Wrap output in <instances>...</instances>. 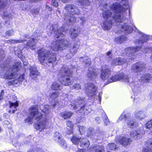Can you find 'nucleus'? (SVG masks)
Returning a JSON list of instances; mask_svg holds the SVG:
<instances>
[{
    "label": "nucleus",
    "instance_id": "nucleus-1",
    "mask_svg": "<svg viewBox=\"0 0 152 152\" xmlns=\"http://www.w3.org/2000/svg\"><path fill=\"white\" fill-rule=\"evenodd\" d=\"M7 60L6 61L1 63L0 65V69L3 73L1 75H4L6 79H11L16 77L17 75L16 72L18 70V67L20 66V63L18 62L15 63L12 66H9V62Z\"/></svg>",
    "mask_w": 152,
    "mask_h": 152
},
{
    "label": "nucleus",
    "instance_id": "nucleus-2",
    "mask_svg": "<svg viewBox=\"0 0 152 152\" xmlns=\"http://www.w3.org/2000/svg\"><path fill=\"white\" fill-rule=\"evenodd\" d=\"M37 53L39 61L43 65L45 64L49 66L50 64H52L53 62L57 60L55 53L50 52L43 48L39 50Z\"/></svg>",
    "mask_w": 152,
    "mask_h": 152
},
{
    "label": "nucleus",
    "instance_id": "nucleus-3",
    "mask_svg": "<svg viewBox=\"0 0 152 152\" xmlns=\"http://www.w3.org/2000/svg\"><path fill=\"white\" fill-rule=\"evenodd\" d=\"M50 107L48 105H45L43 107H41L40 109L41 110V111L45 114L46 117H43L42 119H40L39 122L38 123L35 124L34 125L35 128L37 130L41 131L48 125L49 122L47 118L51 117L50 115H49L50 113Z\"/></svg>",
    "mask_w": 152,
    "mask_h": 152
},
{
    "label": "nucleus",
    "instance_id": "nucleus-4",
    "mask_svg": "<svg viewBox=\"0 0 152 152\" xmlns=\"http://www.w3.org/2000/svg\"><path fill=\"white\" fill-rule=\"evenodd\" d=\"M72 72L71 70L67 67H63L60 72V75L61 77L59 80L61 84L65 86H69L73 83V80L71 77Z\"/></svg>",
    "mask_w": 152,
    "mask_h": 152
},
{
    "label": "nucleus",
    "instance_id": "nucleus-5",
    "mask_svg": "<svg viewBox=\"0 0 152 152\" xmlns=\"http://www.w3.org/2000/svg\"><path fill=\"white\" fill-rule=\"evenodd\" d=\"M128 2L127 0H122L120 4L115 3L111 5L110 8L116 12V14L124 16L126 15V10L129 8Z\"/></svg>",
    "mask_w": 152,
    "mask_h": 152
},
{
    "label": "nucleus",
    "instance_id": "nucleus-6",
    "mask_svg": "<svg viewBox=\"0 0 152 152\" xmlns=\"http://www.w3.org/2000/svg\"><path fill=\"white\" fill-rule=\"evenodd\" d=\"M111 9L114 12V14L113 15L112 13L109 10H104L102 13V16L104 18H111L116 22L119 23L122 22L125 19V17L124 16L121 15L120 14H116L115 11L114 12V10Z\"/></svg>",
    "mask_w": 152,
    "mask_h": 152
},
{
    "label": "nucleus",
    "instance_id": "nucleus-7",
    "mask_svg": "<svg viewBox=\"0 0 152 152\" xmlns=\"http://www.w3.org/2000/svg\"><path fill=\"white\" fill-rule=\"evenodd\" d=\"M30 116L25 120L26 122H31L33 121L36 122L39 120L40 121L42 114L38 111L37 107L34 106H32L30 110Z\"/></svg>",
    "mask_w": 152,
    "mask_h": 152
},
{
    "label": "nucleus",
    "instance_id": "nucleus-8",
    "mask_svg": "<svg viewBox=\"0 0 152 152\" xmlns=\"http://www.w3.org/2000/svg\"><path fill=\"white\" fill-rule=\"evenodd\" d=\"M68 41L66 39H62L53 42L51 45V48L54 51L62 50L67 47Z\"/></svg>",
    "mask_w": 152,
    "mask_h": 152
},
{
    "label": "nucleus",
    "instance_id": "nucleus-9",
    "mask_svg": "<svg viewBox=\"0 0 152 152\" xmlns=\"http://www.w3.org/2000/svg\"><path fill=\"white\" fill-rule=\"evenodd\" d=\"M58 24H56L52 25L49 28V32L55 35V37L57 38L63 37L66 33L63 27H61L58 29Z\"/></svg>",
    "mask_w": 152,
    "mask_h": 152
},
{
    "label": "nucleus",
    "instance_id": "nucleus-10",
    "mask_svg": "<svg viewBox=\"0 0 152 152\" xmlns=\"http://www.w3.org/2000/svg\"><path fill=\"white\" fill-rule=\"evenodd\" d=\"M131 79L130 77H129L127 75H124L123 73H120L116 74L115 75L113 76L112 78L108 80V81L110 80L109 83H111L114 81L120 80H122L123 81L125 82H129Z\"/></svg>",
    "mask_w": 152,
    "mask_h": 152
},
{
    "label": "nucleus",
    "instance_id": "nucleus-11",
    "mask_svg": "<svg viewBox=\"0 0 152 152\" xmlns=\"http://www.w3.org/2000/svg\"><path fill=\"white\" fill-rule=\"evenodd\" d=\"M66 11L72 15H79L80 14V11L78 7L73 4L66 5L64 7Z\"/></svg>",
    "mask_w": 152,
    "mask_h": 152
},
{
    "label": "nucleus",
    "instance_id": "nucleus-12",
    "mask_svg": "<svg viewBox=\"0 0 152 152\" xmlns=\"http://www.w3.org/2000/svg\"><path fill=\"white\" fill-rule=\"evenodd\" d=\"M84 89L86 93L89 96H91L94 94L96 88V86L92 83H88L84 85Z\"/></svg>",
    "mask_w": 152,
    "mask_h": 152
},
{
    "label": "nucleus",
    "instance_id": "nucleus-13",
    "mask_svg": "<svg viewBox=\"0 0 152 152\" xmlns=\"http://www.w3.org/2000/svg\"><path fill=\"white\" fill-rule=\"evenodd\" d=\"M79 48V45L77 44H74L69 47L66 56V58L69 59L72 58L77 52Z\"/></svg>",
    "mask_w": 152,
    "mask_h": 152
},
{
    "label": "nucleus",
    "instance_id": "nucleus-14",
    "mask_svg": "<svg viewBox=\"0 0 152 152\" xmlns=\"http://www.w3.org/2000/svg\"><path fill=\"white\" fill-rule=\"evenodd\" d=\"M118 27H117V32L119 33L120 31H127L129 34L131 33L133 30L131 26H128L126 23H124L122 25L119 24V25L117 24Z\"/></svg>",
    "mask_w": 152,
    "mask_h": 152
},
{
    "label": "nucleus",
    "instance_id": "nucleus-15",
    "mask_svg": "<svg viewBox=\"0 0 152 152\" xmlns=\"http://www.w3.org/2000/svg\"><path fill=\"white\" fill-rule=\"evenodd\" d=\"M102 73L100 77L102 80H104L109 77L110 75L111 70L106 66L102 67Z\"/></svg>",
    "mask_w": 152,
    "mask_h": 152
},
{
    "label": "nucleus",
    "instance_id": "nucleus-16",
    "mask_svg": "<svg viewBox=\"0 0 152 152\" xmlns=\"http://www.w3.org/2000/svg\"><path fill=\"white\" fill-rule=\"evenodd\" d=\"M144 68V64L142 62H139L133 64L132 67V69L134 72H137L142 71Z\"/></svg>",
    "mask_w": 152,
    "mask_h": 152
},
{
    "label": "nucleus",
    "instance_id": "nucleus-17",
    "mask_svg": "<svg viewBox=\"0 0 152 152\" xmlns=\"http://www.w3.org/2000/svg\"><path fill=\"white\" fill-rule=\"evenodd\" d=\"M90 145L89 141L87 139H82L80 140L79 144L77 145L78 148L83 149L87 148Z\"/></svg>",
    "mask_w": 152,
    "mask_h": 152
},
{
    "label": "nucleus",
    "instance_id": "nucleus-18",
    "mask_svg": "<svg viewBox=\"0 0 152 152\" xmlns=\"http://www.w3.org/2000/svg\"><path fill=\"white\" fill-rule=\"evenodd\" d=\"M142 130L140 129L137 130L132 132L130 134V136L133 138L134 139L136 140L141 138L142 137Z\"/></svg>",
    "mask_w": 152,
    "mask_h": 152
},
{
    "label": "nucleus",
    "instance_id": "nucleus-19",
    "mask_svg": "<svg viewBox=\"0 0 152 152\" xmlns=\"http://www.w3.org/2000/svg\"><path fill=\"white\" fill-rule=\"evenodd\" d=\"M80 31L78 28H71L70 31V37L72 39L75 38L78 36Z\"/></svg>",
    "mask_w": 152,
    "mask_h": 152
},
{
    "label": "nucleus",
    "instance_id": "nucleus-20",
    "mask_svg": "<svg viewBox=\"0 0 152 152\" xmlns=\"http://www.w3.org/2000/svg\"><path fill=\"white\" fill-rule=\"evenodd\" d=\"M99 73L98 69L95 68H89L87 74V76L88 77L91 78L93 77V76L98 75Z\"/></svg>",
    "mask_w": 152,
    "mask_h": 152
},
{
    "label": "nucleus",
    "instance_id": "nucleus-21",
    "mask_svg": "<svg viewBox=\"0 0 152 152\" xmlns=\"http://www.w3.org/2000/svg\"><path fill=\"white\" fill-rule=\"evenodd\" d=\"M119 142L122 145L125 146L130 144L131 140L130 138L126 137H120Z\"/></svg>",
    "mask_w": 152,
    "mask_h": 152
},
{
    "label": "nucleus",
    "instance_id": "nucleus-22",
    "mask_svg": "<svg viewBox=\"0 0 152 152\" xmlns=\"http://www.w3.org/2000/svg\"><path fill=\"white\" fill-rule=\"evenodd\" d=\"M113 20L110 21H105L103 22L102 25V28L104 30H109L112 27Z\"/></svg>",
    "mask_w": 152,
    "mask_h": 152
},
{
    "label": "nucleus",
    "instance_id": "nucleus-23",
    "mask_svg": "<svg viewBox=\"0 0 152 152\" xmlns=\"http://www.w3.org/2000/svg\"><path fill=\"white\" fill-rule=\"evenodd\" d=\"M149 37L145 35H143L140 38V39L137 40L135 42V44L141 46L143 43L147 41Z\"/></svg>",
    "mask_w": 152,
    "mask_h": 152
},
{
    "label": "nucleus",
    "instance_id": "nucleus-24",
    "mask_svg": "<svg viewBox=\"0 0 152 152\" xmlns=\"http://www.w3.org/2000/svg\"><path fill=\"white\" fill-rule=\"evenodd\" d=\"M141 48V47L140 45L138 47H136L134 48H128L126 49L125 51L127 53L129 52V55L133 54L135 52H136L140 50Z\"/></svg>",
    "mask_w": 152,
    "mask_h": 152
},
{
    "label": "nucleus",
    "instance_id": "nucleus-25",
    "mask_svg": "<svg viewBox=\"0 0 152 152\" xmlns=\"http://www.w3.org/2000/svg\"><path fill=\"white\" fill-rule=\"evenodd\" d=\"M71 15L69 14L65 16L64 19L66 21V23L68 22L74 23L76 22V18L74 17L73 15Z\"/></svg>",
    "mask_w": 152,
    "mask_h": 152
},
{
    "label": "nucleus",
    "instance_id": "nucleus-26",
    "mask_svg": "<svg viewBox=\"0 0 152 152\" xmlns=\"http://www.w3.org/2000/svg\"><path fill=\"white\" fill-rule=\"evenodd\" d=\"M151 78L152 76L150 74H144L141 77L140 80L144 82H149L151 79Z\"/></svg>",
    "mask_w": 152,
    "mask_h": 152
},
{
    "label": "nucleus",
    "instance_id": "nucleus-27",
    "mask_svg": "<svg viewBox=\"0 0 152 152\" xmlns=\"http://www.w3.org/2000/svg\"><path fill=\"white\" fill-rule=\"evenodd\" d=\"M30 77L33 79L36 78L39 74V73L36 69V68L31 67L30 69Z\"/></svg>",
    "mask_w": 152,
    "mask_h": 152
},
{
    "label": "nucleus",
    "instance_id": "nucleus-28",
    "mask_svg": "<svg viewBox=\"0 0 152 152\" xmlns=\"http://www.w3.org/2000/svg\"><path fill=\"white\" fill-rule=\"evenodd\" d=\"M126 62V61L125 59L117 58L114 59L112 64L113 65H122L124 64Z\"/></svg>",
    "mask_w": 152,
    "mask_h": 152
},
{
    "label": "nucleus",
    "instance_id": "nucleus-29",
    "mask_svg": "<svg viewBox=\"0 0 152 152\" xmlns=\"http://www.w3.org/2000/svg\"><path fill=\"white\" fill-rule=\"evenodd\" d=\"M80 61L82 62L86 66H89L91 64V60L88 57L84 56L79 58Z\"/></svg>",
    "mask_w": 152,
    "mask_h": 152
},
{
    "label": "nucleus",
    "instance_id": "nucleus-30",
    "mask_svg": "<svg viewBox=\"0 0 152 152\" xmlns=\"http://www.w3.org/2000/svg\"><path fill=\"white\" fill-rule=\"evenodd\" d=\"M73 113L70 111H64L61 113V116L64 119H67L70 118Z\"/></svg>",
    "mask_w": 152,
    "mask_h": 152
},
{
    "label": "nucleus",
    "instance_id": "nucleus-31",
    "mask_svg": "<svg viewBox=\"0 0 152 152\" xmlns=\"http://www.w3.org/2000/svg\"><path fill=\"white\" fill-rule=\"evenodd\" d=\"M37 39L34 38L30 39L27 43L26 46L30 48H33L37 42Z\"/></svg>",
    "mask_w": 152,
    "mask_h": 152
},
{
    "label": "nucleus",
    "instance_id": "nucleus-32",
    "mask_svg": "<svg viewBox=\"0 0 152 152\" xmlns=\"http://www.w3.org/2000/svg\"><path fill=\"white\" fill-rule=\"evenodd\" d=\"M18 106V103L17 102L16 103L10 102V107L11 109L9 111V113H10L12 112V113H14L15 111L16 110V107Z\"/></svg>",
    "mask_w": 152,
    "mask_h": 152
},
{
    "label": "nucleus",
    "instance_id": "nucleus-33",
    "mask_svg": "<svg viewBox=\"0 0 152 152\" xmlns=\"http://www.w3.org/2000/svg\"><path fill=\"white\" fill-rule=\"evenodd\" d=\"M76 104L77 105H78V104L79 105V107H80V110H84L85 111V110H87L86 108H85L86 106L84 105V101L83 100H80V99H79L78 100H77V102H76Z\"/></svg>",
    "mask_w": 152,
    "mask_h": 152
},
{
    "label": "nucleus",
    "instance_id": "nucleus-34",
    "mask_svg": "<svg viewBox=\"0 0 152 152\" xmlns=\"http://www.w3.org/2000/svg\"><path fill=\"white\" fill-rule=\"evenodd\" d=\"M51 88L53 90H60L62 88V86L56 82H54L51 85Z\"/></svg>",
    "mask_w": 152,
    "mask_h": 152
},
{
    "label": "nucleus",
    "instance_id": "nucleus-35",
    "mask_svg": "<svg viewBox=\"0 0 152 152\" xmlns=\"http://www.w3.org/2000/svg\"><path fill=\"white\" fill-rule=\"evenodd\" d=\"M81 139V138L80 137L79 138L76 136H73L71 139V141L73 143L78 145L79 144V141H80Z\"/></svg>",
    "mask_w": 152,
    "mask_h": 152
},
{
    "label": "nucleus",
    "instance_id": "nucleus-36",
    "mask_svg": "<svg viewBox=\"0 0 152 152\" xmlns=\"http://www.w3.org/2000/svg\"><path fill=\"white\" fill-rule=\"evenodd\" d=\"M95 131L92 127H90L88 128L86 131L88 137H91L95 134Z\"/></svg>",
    "mask_w": 152,
    "mask_h": 152
},
{
    "label": "nucleus",
    "instance_id": "nucleus-37",
    "mask_svg": "<svg viewBox=\"0 0 152 152\" xmlns=\"http://www.w3.org/2000/svg\"><path fill=\"white\" fill-rule=\"evenodd\" d=\"M59 93L58 92L55 91L50 93L49 95V96L50 97V98L51 100H53L56 98L58 96Z\"/></svg>",
    "mask_w": 152,
    "mask_h": 152
},
{
    "label": "nucleus",
    "instance_id": "nucleus-38",
    "mask_svg": "<svg viewBox=\"0 0 152 152\" xmlns=\"http://www.w3.org/2000/svg\"><path fill=\"white\" fill-rule=\"evenodd\" d=\"M26 41V40H15L13 39H10L8 40H6L5 42L11 44L12 43H21L23 42H24Z\"/></svg>",
    "mask_w": 152,
    "mask_h": 152
},
{
    "label": "nucleus",
    "instance_id": "nucleus-39",
    "mask_svg": "<svg viewBox=\"0 0 152 152\" xmlns=\"http://www.w3.org/2000/svg\"><path fill=\"white\" fill-rule=\"evenodd\" d=\"M145 115L142 111H140L137 113L136 115V117L139 119H142L145 117Z\"/></svg>",
    "mask_w": 152,
    "mask_h": 152
},
{
    "label": "nucleus",
    "instance_id": "nucleus-40",
    "mask_svg": "<svg viewBox=\"0 0 152 152\" xmlns=\"http://www.w3.org/2000/svg\"><path fill=\"white\" fill-rule=\"evenodd\" d=\"M95 152H104L103 147L96 145L93 147Z\"/></svg>",
    "mask_w": 152,
    "mask_h": 152
},
{
    "label": "nucleus",
    "instance_id": "nucleus-41",
    "mask_svg": "<svg viewBox=\"0 0 152 152\" xmlns=\"http://www.w3.org/2000/svg\"><path fill=\"white\" fill-rule=\"evenodd\" d=\"M78 1L81 6L89 5L90 4L89 0H78Z\"/></svg>",
    "mask_w": 152,
    "mask_h": 152
},
{
    "label": "nucleus",
    "instance_id": "nucleus-42",
    "mask_svg": "<svg viewBox=\"0 0 152 152\" xmlns=\"http://www.w3.org/2000/svg\"><path fill=\"white\" fill-rule=\"evenodd\" d=\"M126 39V38L124 36H121L115 38V41L117 42L121 43L125 41Z\"/></svg>",
    "mask_w": 152,
    "mask_h": 152
},
{
    "label": "nucleus",
    "instance_id": "nucleus-43",
    "mask_svg": "<svg viewBox=\"0 0 152 152\" xmlns=\"http://www.w3.org/2000/svg\"><path fill=\"white\" fill-rule=\"evenodd\" d=\"M126 124L128 126L131 128H133L135 126V122L133 121L128 120Z\"/></svg>",
    "mask_w": 152,
    "mask_h": 152
},
{
    "label": "nucleus",
    "instance_id": "nucleus-44",
    "mask_svg": "<svg viewBox=\"0 0 152 152\" xmlns=\"http://www.w3.org/2000/svg\"><path fill=\"white\" fill-rule=\"evenodd\" d=\"M54 138L55 140L58 141L62 137L59 132H56L54 134Z\"/></svg>",
    "mask_w": 152,
    "mask_h": 152
},
{
    "label": "nucleus",
    "instance_id": "nucleus-45",
    "mask_svg": "<svg viewBox=\"0 0 152 152\" xmlns=\"http://www.w3.org/2000/svg\"><path fill=\"white\" fill-rule=\"evenodd\" d=\"M58 141L61 144V146L63 148H65L66 147L67 145L65 142L64 139L62 138V137Z\"/></svg>",
    "mask_w": 152,
    "mask_h": 152
},
{
    "label": "nucleus",
    "instance_id": "nucleus-46",
    "mask_svg": "<svg viewBox=\"0 0 152 152\" xmlns=\"http://www.w3.org/2000/svg\"><path fill=\"white\" fill-rule=\"evenodd\" d=\"M2 16L4 18H11V15L10 13L8 12L7 11H4L2 14Z\"/></svg>",
    "mask_w": 152,
    "mask_h": 152
},
{
    "label": "nucleus",
    "instance_id": "nucleus-47",
    "mask_svg": "<svg viewBox=\"0 0 152 152\" xmlns=\"http://www.w3.org/2000/svg\"><path fill=\"white\" fill-rule=\"evenodd\" d=\"M14 31L12 29L8 30L5 32V36L10 37L14 34Z\"/></svg>",
    "mask_w": 152,
    "mask_h": 152
},
{
    "label": "nucleus",
    "instance_id": "nucleus-48",
    "mask_svg": "<svg viewBox=\"0 0 152 152\" xmlns=\"http://www.w3.org/2000/svg\"><path fill=\"white\" fill-rule=\"evenodd\" d=\"M129 114H125V113H123L119 117V119L121 120H122L123 119L125 118L126 119H129Z\"/></svg>",
    "mask_w": 152,
    "mask_h": 152
},
{
    "label": "nucleus",
    "instance_id": "nucleus-49",
    "mask_svg": "<svg viewBox=\"0 0 152 152\" xmlns=\"http://www.w3.org/2000/svg\"><path fill=\"white\" fill-rule=\"evenodd\" d=\"M72 89H75L77 90L80 89L81 86L79 83H76L74 84L72 86Z\"/></svg>",
    "mask_w": 152,
    "mask_h": 152
},
{
    "label": "nucleus",
    "instance_id": "nucleus-50",
    "mask_svg": "<svg viewBox=\"0 0 152 152\" xmlns=\"http://www.w3.org/2000/svg\"><path fill=\"white\" fill-rule=\"evenodd\" d=\"M146 127L149 130L152 129V120L148 121L146 124Z\"/></svg>",
    "mask_w": 152,
    "mask_h": 152
},
{
    "label": "nucleus",
    "instance_id": "nucleus-51",
    "mask_svg": "<svg viewBox=\"0 0 152 152\" xmlns=\"http://www.w3.org/2000/svg\"><path fill=\"white\" fill-rule=\"evenodd\" d=\"M7 1H5L3 0L0 1V8H4L5 6H7Z\"/></svg>",
    "mask_w": 152,
    "mask_h": 152
},
{
    "label": "nucleus",
    "instance_id": "nucleus-52",
    "mask_svg": "<svg viewBox=\"0 0 152 152\" xmlns=\"http://www.w3.org/2000/svg\"><path fill=\"white\" fill-rule=\"evenodd\" d=\"M142 51L145 53H150L152 52V48H145L142 49Z\"/></svg>",
    "mask_w": 152,
    "mask_h": 152
},
{
    "label": "nucleus",
    "instance_id": "nucleus-53",
    "mask_svg": "<svg viewBox=\"0 0 152 152\" xmlns=\"http://www.w3.org/2000/svg\"><path fill=\"white\" fill-rule=\"evenodd\" d=\"M31 11L32 12V14L34 16H35L39 12V10L38 9H32L31 10Z\"/></svg>",
    "mask_w": 152,
    "mask_h": 152
},
{
    "label": "nucleus",
    "instance_id": "nucleus-54",
    "mask_svg": "<svg viewBox=\"0 0 152 152\" xmlns=\"http://www.w3.org/2000/svg\"><path fill=\"white\" fill-rule=\"evenodd\" d=\"M109 148L111 150H114L116 148V145L114 143L109 144Z\"/></svg>",
    "mask_w": 152,
    "mask_h": 152
},
{
    "label": "nucleus",
    "instance_id": "nucleus-55",
    "mask_svg": "<svg viewBox=\"0 0 152 152\" xmlns=\"http://www.w3.org/2000/svg\"><path fill=\"white\" fill-rule=\"evenodd\" d=\"M5 55L4 54V51L2 50H0V61L3 60L4 57Z\"/></svg>",
    "mask_w": 152,
    "mask_h": 152
},
{
    "label": "nucleus",
    "instance_id": "nucleus-56",
    "mask_svg": "<svg viewBox=\"0 0 152 152\" xmlns=\"http://www.w3.org/2000/svg\"><path fill=\"white\" fill-rule=\"evenodd\" d=\"M104 123L106 125H107L109 124V121L107 116L106 115H104Z\"/></svg>",
    "mask_w": 152,
    "mask_h": 152
},
{
    "label": "nucleus",
    "instance_id": "nucleus-57",
    "mask_svg": "<svg viewBox=\"0 0 152 152\" xmlns=\"http://www.w3.org/2000/svg\"><path fill=\"white\" fill-rule=\"evenodd\" d=\"M24 74H23L20 76V77L18 79L19 81V83L20 84V83L22 82L23 80H24Z\"/></svg>",
    "mask_w": 152,
    "mask_h": 152
},
{
    "label": "nucleus",
    "instance_id": "nucleus-58",
    "mask_svg": "<svg viewBox=\"0 0 152 152\" xmlns=\"http://www.w3.org/2000/svg\"><path fill=\"white\" fill-rule=\"evenodd\" d=\"M66 124L67 126L70 128H72L73 127V125L72 122L69 121H67L66 122Z\"/></svg>",
    "mask_w": 152,
    "mask_h": 152
},
{
    "label": "nucleus",
    "instance_id": "nucleus-59",
    "mask_svg": "<svg viewBox=\"0 0 152 152\" xmlns=\"http://www.w3.org/2000/svg\"><path fill=\"white\" fill-rule=\"evenodd\" d=\"M51 3L52 5L56 7L58 6V3L56 0H52Z\"/></svg>",
    "mask_w": 152,
    "mask_h": 152
},
{
    "label": "nucleus",
    "instance_id": "nucleus-60",
    "mask_svg": "<svg viewBox=\"0 0 152 152\" xmlns=\"http://www.w3.org/2000/svg\"><path fill=\"white\" fill-rule=\"evenodd\" d=\"M85 127L83 126H80L79 127V130L81 134H83L84 132Z\"/></svg>",
    "mask_w": 152,
    "mask_h": 152
},
{
    "label": "nucleus",
    "instance_id": "nucleus-61",
    "mask_svg": "<svg viewBox=\"0 0 152 152\" xmlns=\"http://www.w3.org/2000/svg\"><path fill=\"white\" fill-rule=\"evenodd\" d=\"M148 146L152 148V138L148 140Z\"/></svg>",
    "mask_w": 152,
    "mask_h": 152
},
{
    "label": "nucleus",
    "instance_id": "nucleus-62",
    "mask_svg": "<svg viewBox=\"0 0 152 152\" xmlns=\"http://www.w3.org/2000/svg\"><path fill=\"white\" fill-rule=\"evenodd\" d=\"M20 9L22 10H26L27 9L26 5L23 4H21L20 6Z\"/></svg>",
    "mask_w": 152,
    "mask_h": 152
},
{
    "label": "nucleus",
    "instance_id": "nucleus-63",
    "mask_svg": "<svg viewBox=\"0 0 152 152\" xmlns=\"http://www.w3.org/2000/svg\"><path fill=\"white\" fill-rule=\"evenodd\" d=\"M112 56V54L111 51H108L107 53V56L108 58H111Z\"/></svg>",
    "mask_w": 152,
    "mask_h": 152
},
{
    "label": "nucleus",
    "instance_id": "nucleus-64",
    "mask_svg": "<svg viewBox=\"0 0 152 152\" xmlns=\"http://www.w3.org/2000/svg\"><path fill=\"white\" fill-rule=\"evenodd\" d=\"M142 152H151V150L149 148H145Z\"/></svg>",
    "mask_w": 152,
    "mask_h": 152
}]
</instances>
